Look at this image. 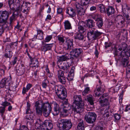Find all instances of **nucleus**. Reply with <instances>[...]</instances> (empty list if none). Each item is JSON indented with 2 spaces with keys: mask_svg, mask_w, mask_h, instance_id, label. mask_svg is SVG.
Returning a JSON list of instances; mask_svg holds the SVG:
<instances>
[{
  "mask_svg": "<svg viewBox=\"0 0 130 130\" xmlns=\"http://www.w3.org/2000/svg\"><path fill=\"white\" fill-rule=\"evenodd\" d=\"M75 39L79 40H83L84 39V36L82 33H79L76 34L74 37Z\"/></svg>",
  "mask_w": 130,
  "mask_h": 130,
  "instance_id": "obj_31",
  "label": "nucleus"
},
{
  "mask_svg": "<svg viewBox=\"0 0 130 130\" xmlns=\"http://www.w3.org/2000/svg\"><path fill=\"white\" fill-rule=\"evenodd\" d=\"M106 96V94H104L99 99H101L99 101L102 104V105L103 106L107 105L108 103V100L105 98Z\"/></svg>",
  "mask_w": 130,
  "mask_h": 130,
  "instance_id": "obj_19",
  "label": "nucleus"
},
{
  "mask_svg": "<svg viewBox=\"0 0 130 130\" xmlns=\"http://www.w3.org/2000/svg\"><path fill=\"white\" fill-rule=\"evenodd\" d=\"M105 89V86L104 85L100 84L99 85H97L96 89L94 92L95 96L99 97L104 93Z\"/></svg>",
  "mask_w": 130,
  "mask_h": 130,
  "instance_id": "obj_10",
  "label": "nucleus"
},
{
  "mask_svg": "<svg viewBox=\"0 0 130 130\" xmlns=\"http://www.w3.org/2000/svg\"><path fill=\"white\" fill-rule=\"evenodd\" d=\"M114 54L116 60L117 62L121 58V57L128 58V57H130V49H128L127 48L125 51H122L120 54L117 51V49H115Z\"/></svg>",
  "mask_w": 130,
  "mask_h": 130,
  "instance_id": "obj_6",
  "label": "nucleus"
},
{
  "mask_svg": "<svg viewBox=\"0 0 130 130\" xmlns=\"http://www.w3.org/2000/svg\"><path fill=\"white\" fill-rule=\"evenodd\" d=\"M77 14L80 15H82L84 14L85 10L83 7L77 10H76Z\"/></svg>",
  "mask_w": 130,
  "mask_h": 130,
  "instance_id": "obj_35",
  "label": "nucleus"
},
{
  "mask_svg": "<svg viewBox=\"0 0 130 130\" xmlns=\"http://www.w3.org/2000/svg\"><path fill=\"white\" fill-rule=\"evenodd\" d=\"M111 44L110 42H106L105 43V49H106L108 48L109 47L111 46Z\"/></svg>",
  "mask_w": 130,
  "mask_h": 130,
  "instance_id": "obj_53",
  "label": "nucleus"
},
{
  "mask_svg": "<svg viewBox=\"0 0 130 130\" xmlns=\"http://www.w3.org/2000/svg\"><path fill=\"white\" fill-rule=\"evenodd\" d=\"M75 7L76 8V10L79 9H80L84 7L82 4H80L78 2H76L75 5Z\"/></svg>",
  "mask_w": 130,
  "mask_h": 130,
  "instance_id": "obj_45",
  "label": "nucleus"
},
{
  "mask_svg": "<svg viewBox=\"0 0 130 130\" xmlns=\"http://www.w3.org/2000/svg\"><path fill=\"white\" fill-rule=\"evenodd\" d=\"M35 126L37 130H51L53 128V125L50 120H45L43 122L38 119L36 123Z\"/></svg>",
  "mask_w": 130,
  "mask_h": 130,
  "instance_id": "obj_3",
  "label": "nucleus"
},
{
  "mask_svg": "<svg viewBox=\"0 0 130 130\" xmlns=\"http://www.w3.org/2000/svg\"><path fill=\"white\" fill-rule=\"evenodd\" d=\"M17 57H16L14 58L13 60L12 61V64H11V65L14 66L16 63L17 61Z\"/></svg>",
  "mask_w": 130,
  "mask_h": 130,
  "instance_id": "obj_61",
  "label": "nucleus"
},
{
  "mask_svg": "<svg viewBox=\"0 0 130 130\" xmlns=\"http://www.w3.org/2000/svg\"><path fill=\"white\" fill-rule=\"evenodd\" d=\"M80 3L84 6H86L91 3V0H80Z\"/></svg>",
  "mask_w": 130,
  "mask_h": 130,
  "instance_id": "obj_39",
  "label": "nucleus"
},
{
  "mask_svg": "<svg viewBox=\"0 0 130 130\" xmlns=\"http://www.w3.org/2000/svg\"><path fill=\"white\" fill-rule=\"evenodd\" d=\"M90 91L89 87H86L82 92V94L84 95H86L87 94L89 93Z\"/></svg>",
  "mask_w": 130,
  "mask_h": 130,
  "instance_id": "obj_44",
  "label": "nucleus"
},
{
  "mask_svg": "<svg viewBox=\"0 0 130 130\" xmlns=\"http://www.w3.org/2000/svg\"><path fill=\"white\" fill-rule=\"evenodd\" d=\"M64 72L60 70H59L58 71L57 75L58 78L64 76Z\"/></svg>",
  "mask_w": 130,
  "mask_h": 130,
  "instance_id": "obj_40",
  "label": "nucleus"
},
{
  "mask_svg": "<svg viewBox=\"0 0 130 130\" xmlns=\"http://www.w3.org/2000/svg\"><path fill=\"white\" fill-rule=\"evenodd\" d=\"M56 94L58 97L60 99L64 100L67 96L66 89L61 86L56 85L55 86Z\"/></svg>",
  "mask_w": 130,
  "mask_h": 130,
  "instance_id": "obj_5",
  "label": "nucleus"
},
{
  "mask_svg": "<svg viewBox=\"0 0 130 130\" xmlns=\"http://www.w3.org/2000/svg\"><path fill=\"white\" fill-rule=\"evenodd\" d=\"M57 12L58 14H61L62 16H63V14L62 12V9L61 8H59L57 9Z\"/></svg>",
  "mask_w": 130,
  "mask_h": 130,
  "instance_id": "obj_56",
  "label": "nucleus"
},
{
  "mask_svg": "<svg viewBox=\"0 0 130 130\" xmlns=\"http://www.w3.org/2000/svg\"><path fill=\"white\" fill-rule=\"evenodd\" d=\"M94 130H103V128L102 126H98L95 127Z\"/></svg>",
  "mask_w": 130,
  "mask_h": 130,
  "instance_id": "obj_63",
  "label": "nucleus"
},
{
  "mask_svg": "<svg viewBox=\"0 0 130 130\" xmlns=\"http://www.w3.org/2000/svg\"><path fill=\"white\" fill-rule=\"evenodd\" d=\"M33 116H32L31 115H29V116H26L24 118V119L27 122H28L29 120H32L33 119Z\"/></svg>",
  "mask_w": 130,
  "mask_h": 130,
  "instance_id": "obj_49",
  "label": "nucleus"
},
{
  "mask_svg": "<svg viewBox=\"0 0 130 130\" xmlns=\"http://www.w3.org/2000/svg\"><path fill=\"white\" fill-rule=\"evenodd\" d=\"M52 111V109L43 111V115L45 117H48Z\"/></svg>",
  "mask_w": 130,
  "mask_h": 130,
  "instance_id": "obj_41",
  "label": "nucleus"
},
{
  "mask_svg": "<svg viewBox=\"0 0 130 130\" xmlns=\"http://www.w3.org/2000/svg\"><path fill=\"white\" fill-rule=\"evenodd\" d=\"M59 68L61 70H62L63 72L66 73H68L69 71L70 65L68 62H63L62 64L58 66Z\"/></svg>",
  "mask_w": 130,
  "mask_h": 130,
  "instance_id": "obj_13",
  "label": "nucleus"
},
{
  "mask_svg": "<svg viewBox=\"0 0 130 130\" xmlns=\"http://www.w3.org/2000/svg\"><path fill=\"white\" fill-rule=\"evenodd\" d=\"M66 13L72 17H74L76 15L74 10L72 8H70V9H67Z\"/></svg>",
  "mask_w": 130,
  "mask_h": 130,
  "instance_id": "obj_29",
  "label": "nucleus"
},
{
  "mask_svg": "<svg viewBox=\"0 0 130 130\" xmlns=\"http://www.w3.org/2000/svg\"><path fill=\"white\" fill-rule=\"evenodd\" d=\"M30 105L29 103L27 102V109H26V113L27 114L28 111H29V112H31V109H30Z\"/></svg>",
  "mask_w": 130,
  "mask_h": 130,
  "instance_id": "obj_52",
  "label": "nucleus"
},
{
  "mask_svg": "<svg viewBox=\"0 0 130 130\" xmlns=\"http://www.w3.org/2000/svg\"><path fill=\"white\" fill-rule=\"evenodd\" d=\"M115 12V9L112 6H109L106 9V14L108 16L114 14Z\"/></svg>",
  "mask_w": 130,
  "mask_h": 130,
  "instance_id": "obj_21",
  "label": "nucleus"
},
{
  "mask_svg": "<svg viewBox=\"0 0 130 130\" xmlns=\"http://www.w3.org/2000/svg\"><path fill=\"white\" fill-rule=\"evenodd\" d=\"M127 45L126 43H122L118 49L120 51L123 50L122 51H125L127 49Z\"/></svg>",
  "mask_w": 130,
  "mask_h": 130,
  "instance_id": "obj_33",
  "label": "nucleus"
},
{
  "mask_svg": "<svg viewBox=\"0 0 130 130\" xmlns=\"http://www.w3.org/2000/svg\"><path fill=\"white\" fill-rule=\"evenodd\" d=\"M58 78L59 81L62 84H64L65 83L66 80L64 76Z\"/></svg>",
  "mask_w": 130,
  "mask_h": 130,
  "instance_id": "obj_46",
  "label": "nucleus"
},
{
  "mask_svg": "<svg viewBox=\"0 0 130 130\" xmlns=\"http://www.w3.org/2000/svg\"><path fill=\"white\" fill-rule=\"evenodd\" d=\"M74 119L78 122L77 126V130H84V124H83V121L80 118H77L75 116Z\"/></svg>",
  "mask_w": 130,
  "mask_h": 130,
  "instance_id": "obj_14",
  "label": "nucleus"
},
{
  "mask_svg": "<svg viewBox=\"0 0 130 130\" xmlns=\"http://www.w3.org/2000/svg\"><path fill=\"white\" fill-rule=\"evenodd\" d=\"M86 24L87 27L89 28H91L93 27L95 25V22L92 20L88 19L87 21Z\"/></svg>",
  "mask_w": 130,
  "mask_h": 130,
  "instance_id": "obj_30",
  "label": "nucleus"
},
{
  "mask_svg": "<svg viewBox=\"0 0 130 130\" xmlns=\"http://www.w3.org/2000/svg\"><path fill=\"white\" fill-rule=\"evenodd\" d=\"M10 103L6 101L3 102L2 103V105L3 106V107H5V109L6 106L10 105Z\"/></svg>",
  "mask_w": 130,
  "mask_h": 130,
  "instance_id": "obj_54",
  "label": "nucleus"
},
{
  "mask_svg": "<svg viewBox=\"0 0 130 130\" xmlns=\"http://www.w3.org/2000/svg\"><path fill=\"white\" fill-rule=\"evenodd\" d=\"M36 113L37 115H41L43 112V109L41 107L35 108Z\"/></svg>",
  "mask_w": 130,
  "mask_h": 130,
  "instance_id": "obj_34",
  "label": "nucleus"
},
{
  "mask_svg": "<svg viewBox=\"0 0 130 130\" xmlns=\"http://www.w3.org/2000/svg\"><path fill=\"white\" fill-rule=\"evenodd\" d=\"M74 73H69L68 75V77L67 78V79L69 81L73 80L74 78Z\"/></svg>",
  "mask_w": 130,
  "mask_h": 130,
  "instance_id": "obj_42",
  "label": "nucleus"
},
{
  "mask_svg": "<svg viewBox=\"0 0 130 130\" xmlns=\"http://www.w3.org/2000/svg\"><path fill=\"white\" fill-rule=\"evenodd\" d=\"M5 110V107H0V113L3 114L4 113Z\"/></svg>",
  "mask_w": 130,
  "mask_h": 130,
  "instance_id": "obj_55",
  "label": "nucleus"
},
{
  "mask_svg": "<svg viewBox=\"0 0 130 130\" xmlns=\"http://www.w3.org/2000/svg\"><path fill=\"white\" fill-rule=\"evenodd\" d=\"M114 118L115 119V121H117L119 120L121 117L120 115L118 113H116L114 115Z\"/></svg>",
  "mask_w": 130,
  "mask_h": 130,
  "instance_id": "obj_48",
  "label": "nucleus"
},
{
  "mask_svg": "<svg viewBox=\"0 0 130 130\" xmlns=\"http://www.w3.org/2000/svg\"><path fill=\"white\" fill-rule=\"evenodd\" d=\"M28 90L25 87H23L22 91V93L23 94H26V92H28Z\"/></svg>",
  "mask_w": 130,
  "mask_h": 130,
  "instance_id": "obj_59",
  "label": "nucleus"
},
{
  "mask_svg": "<svg viewBox=\"0 0 130 130\" xmlns=\"http://www.w3.org/2000/svg\"><path fill=\"white\" fill-rule=\"evenodd\" d=\"M99 15L98 14H95L94 15V17L93 16V19L95 20V21L96 22V25L98 28H101L103 24V21L102 18L99 17Z\"/></svg>",
  "mask_w": 130,
  "mask_h": 130,
  "instance_id": "obj_12",
  "label": "nucleus"
},
{
  "mask_svg": "<svg viewBox=\"0 0 130 130\" xmlns=\"http://www.w3.org/2000/svg\"><path fill=\"white\" fill-rule=\"evenodd\" d=\"M37 35H35L34 38L36 39L41 40L43 38V31L40 29H37Z\"/></svg>",
  "mask_w": 130,
  "mask_h": 130,
  "instance_id": "obj_22",
  "label": "nucleus"
},
{
  "mask_svg": "<svg viewBox=\"0 0 130 130\" xmlns=\"http://www.w3.org/2000/svg\"><path fill=\"white\" fill-rule=\"evenodd\" d=\"M65 28L66 29H69L71 28V24L68 20L66 21L64 23Z\"/></svg>",
  "mask_w": 130,
  "mask_h": 130,
  "instance_id": "obj_37",
  "label": "nucleus"
},
{
  "mask_svg": "<svg viewBox=\"0 0 130 130\" xmlns=\"http://www.w3.org/2000/svg\"><path fill=\"white\" fill-rule=\"evenodd\" d=\"M18 44V42H12L11 43H10L9 45H7L6 47H9L10 46V49L12 47H14L17 46Z\"/></svg>",
  "mask_w": 130,
  "mask_h": 130,
  "instance_id": "obj_50",
  "label": "nucleus"
},
{
  "mask_svg": "<svg viewBox=\"0 0 130 130\" xmlns=\"http://www.w3.org/2000/svg\"><path fill=\"white\" fill-rule=\"evenodd\" d=\"M122 58V64L124 67L127 66L129 63V61L128 60V58L124 57H121Z\"/></svg>",
  "mask_w": 130,
  "mask_h": 130,
  "instance_id": "obj_32",
  "label": "nucleus"
},
{
  "mask_svg": "<svg viewBox=\"0 0 130 130\" xmlns=\"http://www.w3.org/2000/svg\"><path fill=\"white\" fill-rule=\"evenodd\" d=\"M10 83L8 81L7 78L2 79L0 83V87L1 88L4 87L5 86H9Z\"/></svg>",
  "mask_w": 130,
  "mask_h": 130,
  "instance_id": "obj_28",
  "label": "nucleus"
},
{
  "mask_svg": "<svg viewBox=\"0 0 130 130\" xmlns=\"http://www.w3.org/2000/svg\"><path fill=\"white\" fill-rule=\"evenodd\" d=\"M16 70L17 75L18 76H21L24 74L25 71V67L23 64H21L18 69H16Z\"/></svg>",
  "mask_w": 130,
  "mask_h": 130,
  "instance_id": "obj_15",
  "label": "nucleus"
},
{
  "mask_svg": "<svg viewBox=\"0 0 130 130\" xmlns=\"http://www.w3.org/2000/svg\"><path fill=\"white\" fill-rule=\"evenodd\" d=\"M116 19H118V21H115V23H116L118 25L120 24L122 26L124 25L125 18L122 16L119 15H117L115 20H116Z\"/></svg>",
  "mask_w": 130,
  "mask_h": 130,
  "instance_id": "obj_16",
  "label": "nucleus"
},
{
  "mask_svg": "<svg viewBox=\"0 0 130 130\" xmlns=\"http://www.w3.org/2000/svg\"><path fill=\"white\" fill-rule=\"evenodd\" d=\"M62 108L67 110L68 111L71 108L69 105H64V106H63V107Z\"/></svg>",
  "mask_w": 130,
  "mask_h": 130,
  "instance_id": "obj_60",
  "label": "nucleus"
},
{
  "mask_svg": "<svg viewBox=\"0 0 130 130\" xmlns=\"http://www.w3.org/2000/svg\"><path fill=\"white\" fill-rule=\"evenodd\" d=\"M58 126L60 130H68L72 127V124L71 120L66 119L59 120Z\"/></svg>",
  "mask_w": 130,
  "mask_h": 130,
  "instance_id": "obj_4",
  "label": "nucleus"
},
{
  "mask_svg": "<svg viewBox=\"0 0 130 130\" xmlns=\"http://www.w3.org/2000/svg\"><path fill=\"white\" fill-rule=\"evenodd\" d=\"M102 32L98 30L95 31L92 29L89 30L87 34L88 38L92 40H95L100 38V36L102 34Z\"/></svg>",
  "mask_w": 130,
  "mask_h": 130,
  "instance_id": "obj_7",
  "label": "nucleus"
},
{
  "mask_svg": "<svg viewBox=\"0 0 130 130\" xmlns=\"http://www.w3.org/2000/svg\"><path fill=\"white\" fill-rule=\"evenodd\" d=\"M52 38V35H47L46 36L44 40L45 42H48L50 41Z\"/></svg>",
  "mask_w": 130,
  "mask_h": 130,
  "instance_id": "obj_51",
  "label": "nucleus"
},
{
  "mask_svg": "<svg viewBox=\"0 0 130 130\" xmlns=\"http://www.w3.org/2000/svg\"><path fill=\"white\" fill-rule=\"evenodd\" d=\"M19 130H28L27 127L25 125H23L20 127Z\"/></svg>",
  "mask_w": 130,
  "mask_h": 130,
  "instance_id": "obj_62",
  "label": "nucleus"
},
{
  "mask_svg": "<svg viewBox=\"0 0 130 130\" xmlns=\"http://www.w3.org/2000/svg\"><path fill=\"white\" fill-rule=\"evenodd\" d=\"M11 13L10 12H8L6 10L0 11V23L6 22L8 19L9 15Z\"/></svg>",
  "mask_w": 130,
  "mask_h": 130,
  "instance_id": "obj_9",
  "label": "nucleus"
},
{
  "mask_svg": "<svg viewBox=\"0 0 130 130\" xmlns=\"http://www.w3.org/2000/svg\"><path fill=\"white\" fill-rule=\"evenodd\" d=\"M83 54V49L81 48L73 49L70 52L71 55L77 58L82 56Z\"/></svg>",
  "mask_w": 130,
  "mask_h": 130,
  "instance_id": "obj_11",
  "label": "nucleus"
},
{
  "mask_svg": "<svg viewBox=\"0 0 130 130\" xmlns=\"http://www.w3.org/2000/svg\"><path fill=\"white\" fill-rule=\"evenodd\" d=\"M53 43L46 44L43 46L41 48V51L44 52L50 50H51L52 47L53 46Z\"/></svg>",
  "mask_w": 130,
  "mask_h": 130,
  "instance_id": "obj_23",
  "label": "nucleus"
},
{
  "mask_svg": "<svg viewBox=\"0 0 130 130\" xmlns=\"http://www.w3.org/2000/svg\"><path fill=\"white\" fill-rule=\"evenodd\" d=\"M13 53L12 52L11 49H10V46L9 47H6L5 50L4 57L6 58H10L12 56Z\"/></svg>",
  "mask_w": 130,
  "mask_h": 130,
  "instance_id": "obj_17",
  "label": "nucleus"
},
{
  "mask_svg": "<svg viewBox=\"0 0 130 130\" xmlns=\"http://www.w3.org/2000/svg\"><path fill=\"white\" fill-rule=\"evenodd\" d=\"M96 10V7L95 6H92L90 8V10L92 11H95Z\"/></svg>",
  "mask_w": 130,
  "mask_h": 130,
  "instance_id": "obj_58",
  "label": "nucleus"
},
{
  "mask_svg": "<svg viewBox=\"0 0 130 130\" xmlns=\"http://www.w3.org/2000/svg\"><path fill=\"white\" fill-rule=\"evenodd\" d=\"M33 67L38 68L39 66L38 60L37 59H34L33 61Z\"/></svg>",
  "mask_w": 130,
  "mask_h": 130,
  "instance_id": "obj_43",
  "label": "nucleus"
},
{
  "mask_svg": "<svg viewBox=\"0 0 130 130\" xmlns=\"http://www.w3.org/2000/svg\"><path fill=\"white\" fill-rule=\"evenodd\" d=\"M98 7L101 12L105 13L106 12L105 6L102 4H100L98 5Z\"/></svg>",
  "mask_w": 130,
  "mask_h": 130,
  "instance_id": "obj_38",
  "label": "nucleus"
},
{
  "mask_svg": "<svg viewBox=\"0 0 130 130\" xmlns=\"http://www.w3.org/2000/svg\"><path fill=\"white\" fill-rule=\"evenodd\" d=\"M53 104L54 105V111L53 113L54 116L58 115L60 112H61V109L59 105L56 103H54Z\"/></svg>",
  "mask_w": 130,
  "mask_h": 130,
  "instance_id": "obj_18",
  "label": "nucleus"
},
{
  "mask_svg": "<svg viewBox=\"0 0 130 130\" xmlns=\"http://www.w3.org/2000/svg\"><path fill=\"white\" fill-rule=\"evenodd\" d=\"M85 23L83 22H80L78 27V30L80 33H83L86 31Z\"/></svg>",
  "mask_w": 130,
  "mask_h": 130,
  "instance_id": "obj_26",
  "label": "nucleus"
},
{
  "mask_svg": "<svg viewBox=\"0 0 130 130\" xmlns=\"http://www.w3.org/2000/svg\"><path fill=\"white\" fill-rule=\"evenodd\" d=\"M64 37H61L60 36H57V39L59 42L61 44L63 43L65 41V40L64 39Z\"/></svg>",
  "mask_w": 130,
  "mask_h": 130,
  "instance_id": "obj_47",
  "label": "nucleus"
},
{
  "mask_svg": "<svg viewBox=\"0 0 130 130\" xmlns=\"http://www.w3.org/2000/svg\"><path fill=\"white\" fill-rule=\"evenodd\" d=\"M30 8L29 7H27L25 5L23 6L22 5L21 6V10L22 13L24 14V16L25 17L27 16L28 14Z\"/></svg>",
  "mask_w": 130,
  "mask_h": 130,
  "instance_id": "obj_25",
  "label": "nucleus"
},
{
  "mask_svg": "<svg viewBox=\"0 0 130 130\" xmlns=\"http://www.w3.org/2000/svg\"><path fill=\"white\" fill-rule=\"evenodd\" d=\"M67 50H72L73 49V40L72 39H70L67 41Z\"/></svg>",
  "mask_w": 130,
  "mask_h": 130,
  "instance_id": "obj_27",
  "label": "nucleus"
},
{
  "mask_svg": "<svg viewBox=\"0 0 130 130\" xmlns=\"http://www.w3.org/2000/svg\"><path fill=\"white\" fill-rule=\"evenodd\" d=\"M68 54H67L65 55H62L61 56L59 57L58 58V60L57 61L58 64L60 63L61 64V62H62L63 61H65L68 60L69 58L68 56Z\"/></svg>",
  "mask_w": 130,
  "mask_h": 130,
  "instance_id": "obj_24",
  "label": "nucleus"
},
{
  "mask_svg": "<svg viewBox=\"0 0 130 130\" xmlns=\"http://www.w3.org/2000/svg\"><path fill=\"white\" fill-rule=\"evenodd\" d=\"M69 105V104L68 103V101L67 99H66L63 103V106L64 105Z\"/></svg>",
  "mask_w": 130,
  "mask_h": 130,
  "instance_id": "obj_64",
  "label": "nucleus"
},
{
  "mask_svg": "<svg viewBox=\"0 0 130 130\" xmlns=\"http://www.w3.org/2000/svg\"><path fill=\"white\" fill-rule=\"evenodd\" d=\"M87 99L88 102L91 105L94 104V101L92 95H89L87 96Z\"/></svg>",
  "mask_w": 130,
  "mask_h": 130,
  "instance_id": "obj_36",
  "label": "nucleus"
},
{
  "mask_svg": "<svg viewBox=\"0 0 130 130\" xmlns=\"http://www.w3.org/2000/svg\"><path fill=\"white\" fill-rule=\"evenodd\" d=\"M4 31V29L3 25H0V36L2 34Z\"/></svg>",
  "mask_w": 130,
  "mask_h": 130,
  "instance_id": "obj_57",
  "label": "nucleus"
},
{
  "mask_svg": "<svg viewBox=\"0 0 130 130\" xmlns=\"http://www.w3.org/2000/svg\"><path fill=\"white\" fill-rule=\"evenodd\" d=\"M74 102L72 106V111L75 114L80 113L83 111L84 106L83 102L80 95H75L73 97Z\"/></svg>",
  "mask_w": 130,
  "mask_h": 130,
  "instance_id": "obj_2",
  "label": "nucleus"
},
{
  "mask_svg": "<svg viewBox=\"0 0 130 130\" xmlns=\"http://www.w3.org/2000/svg\"><path fill=\"white\" fill-rule=\"evenodd\" d=\"M96 117V115L95 113L89 112L85 115V119L88 123L91 124L95 122Z\"/></svg>",
  "mask_w": 130,
  "mask_h": 130,
  "instance_id": "obj_8",
  "label": "nucleus"
},
{
  "mask_svg": "<svg viewBox=\"0 0 130 130\" xmlns=\"http://www.w3.org/2000/svg\"><path fill=\"white\" fill-rule=\"evenodd\" d=\"M8 4L10 9L14 11L12 15L9 18V27L11 29L12 28L13 23L16 20V17H18V11L20 9V0H8Z\"/></svg>",
  "mask_w": 130,
  "mask_h": 130,
  "instance_id": "obj_1",
  "label": "nucleus"
},
{
  "mask_svg": "<svg viewBox=\"0 0 130 130\" xmlns=\"http://www.w3.org/2000/svg\"><path fill=\"white\" fill-rule=\"evenodd\" d=\"M51 104L47 102H46L43 103L41 105V106L43 111L52 109Z\"/></svg>",
  "mask_w": 130,
  "mask_h": 130,
  "instance_id": "obj_20",
  "label": "nucleus"
}]
</instances>
